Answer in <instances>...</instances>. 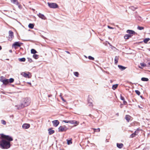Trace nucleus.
Here are the masks:
<instances>
[{"label": "nucleus", "instance_id": "f257e3e1", "mask_svg": "<svg viewBox=\"0 0 150 150\" xmlns=\"http://www.w3.org/2000/svg\"><path fill=\"white\" fill-rule=\"evenodd\" d=\"M1 137L3 139L1 140L0 145L1 147L3 149H8L11 146L10 142L13 140V138L8 135L2 134Z\"/></svg>", "mask_w": 150, "mask_h": 150}, {"label": "nucleus", "instance_id": "f03ea898", "mask_svg": "<svg viewBox=\"0 0 150 150\" xmlns=\"http://www.w3.org/2000/svg\"><path fill=\"white\" fill-rule=\"evenodd\" d=\"M30 98H25L22 103L21 104V108H23L28 106L30 105Z\"/></svg>", "mask_w": 150, "mask_h": 150}, {"label": "nucleus", "instance_id": "7ed1b4c3", "mask_svg": "<svg viewBox=\"0 0 150 150\" xmlns=\"http://www.w3.org/2000/svg\"><path fill=\"white\" fill-rule=\"evenodd\" d=\"M63 122L65 123H70L71 124H74V126H76L78 125L79 123V122L75 120H71L67 121L66 120H63Z\"/></svg>", "mask_w": 150, "mask_h": 150}, {"label": "nucleus", "instance_id": "20e7f679", "mask_svg": "<svg viewBox=\"0 0 150 150\" xmlns=\"http://www.w3.org/2000/svg\"><path fill=\"white\" fill-rule=\"evenodd\" d=\"M21 74L22 76L25 78H30L31 77V75L30 73L29 72H28L27 73L25 72H23Z\"/></svg>", "mask_w": 150, "mask_h": 150}, {"label": "nucleus", "instance_id": "39448f33", "mask_svg": "<svg viewBox=\"0 0 150 150\" xmlns=\"http://www.w3.org/2000/svg\"><path fill=\"white\" fill-rule=\"evenodd\" d=\"M47 4L49 7L51 8H57V5L54 3H50L49 2L47 3Z\"/></svg>", "mask_w": 150, "mask_h": 150}, {"label": "nucleus", "instance_id": "423d86ee", "mask_svg": "<svg viewBox=\"0 0 150 150\" xmlns=\"http://www.w3.org/2000/svg\"><path fill=\"white\" fill-rule=\"evenodd\" d=\"M0 81H1L5 85L9 83L8 79H4V78L3 76H1V77Z\"/></svg>", "mask_w": 150, "mask_h": 150}, {"label": "nucleus", "instance_id": "0eeeda50", "mask_svg": "<svg viewBox=\"0 0 150 150\" xmlns=\"http://www.w3.org/2000/svg\"><path fill=\"white\" fill-rule=\"evenodd\" d=\"M13 37V32L11 31L10 30L9 31V37H8V40H9L11 41V40L12 38Z\"/></svg>", "mask_w": 150, "mask_h": 150}, {"label": "nucleus", "instance_id": "6e6552de", "mask_svg": "<svg viewBox=\"0 0 150 150\" xmlns=\"http://www.w3.org/2000/svg\"><path fill=\"white\" fill-rule=\"evenodd\" d=\"M30 126V125L29 124L25 123L22 125V127L23 129H28Z\"/></svg>", "mask_w": 150, "mask_h": 150}, {"label": "nucleus", "instance_id": "1a4fd4ad", "mask_svg": "<svg viewBox=\"0 0 150 150\" xmlns=\"http://www.w3.org/2000/svg\"><path fill=\"white\" fill-rule=\"evenodd\" d=\"M52 122L53 125L55 127H57L59 124V122L58 120L53 121Z\"/></svg>", "mask_w": 150, "mask_h": 150}, {"label": "nucleus", "instance_id": "9d476101", "mask_svg": "<svg viewBox=\"0 0 150 150\" xmlns=\"http://www.w3.org/2000/svg\"><path fill=\"white\" fill-rule=\"evenodd\" d=\"M38 15L40 18L42 19L45 20L46 19V17L43 14H42L40 13H39Z\"/></svg>", "mask_w": 150, "mask_h": 150}, {"label": "nucleus", "instance_id": "9b49d317", "mask_svg": "<svg viewBox=\"0 0 150 150\" xmlns=\"http://www.w3.org/2000/svg\"><path fill=\"white\" fill-rule=\"evenodd\" d=\"M58 131L59 132H63L65 131H66V129H65V128H64L62 126H60L58 128Z\"/></svg>", "mask_w": 150, "mask_h": 150}, {"label": "nucleus", "instance_id": "f8f14e48", "mask_svg": "<svg viewBox=\"0 0 150 150\" xmlns=\"http://www.w3.org/2000/svg\"><path fill=\"white\" fill-rule=\"evenodd\" d=\"M127 33H129L130 34L129 35L131 34H134L135 33V32L134 31L131 30H127Z\"/></svg>", "mask_w": 150, "mask_h": 150}, {"label": "nucleus", "instance_id": "ddd939ff", "mask_svg": "<svg viewBox=\"0 0 150 150\" xmlns=\"http://www.w3.org/2000/svg\"><path fill=\"white\" fill-rule=\"evenodd\" d=\"M132 117L129 115H127L125 117V119L129 122V121L131 120Z\"/></svg>", "mask_w": 150, "mask_h": 150}, {"label": "nucleus", "instance_id": "4468645a", "mask_svg": "<svg viewBox=\"0 0 150 150\" xmlns=\"http://www.w3.org/2000/svg\"><path fill=\"white\" fill-rule=\"evenodd\" d=\"M11 2L16 5H17L19 4V3L17 0H11Z\"/></svg>", "mask_w": 150, "mask_h": 150}, {"label": "nucleus", "instance_id": "2eb2a0df", "mask_svg": "<svg viewBox=\"0 0 150 150\" xmlns=\"http://www.w3.org/2000/svg\"><path fill=\"white\" fill-rule=\"evenodd\" d=\"M13 46H18L20 47L21 46V44L20 43L18 42H15L13 44Z\"/></svg>", "mask_w": 150, "mask_h": 150}, {"label": "nucleus", "instance_id": "dca6fc26", "mask_svg": "<svg viewBox=\"0 0 150 150\" xmlns=\"http://www.w3.org/2000/svg\"><path fill=\"white\" fill-rule=\"evenodd\" d=\"M132 35L129 34H126L124 36V38L126 39H128L131 38Z\"/></svg>", "mask_w": 150, "mask_h": 150}, {"label": "nucleus", "instance_id": "f3484780", "mask_svg": "<svg viewBox=\"0 0 150 150\" xmlns=\"http://www.w3.org/2000/svg\"><path fill=\"white\" fill-rule=\"evenodd\" d=\"M117 146L118 148H120V149H121V148H122L123 147V145L122 143H120V144L117 143Z\"/></svg>", "mask_w": 150, "mask_h": 150}, {"label": "nucleus", "instance_id": "a211bd4d", "mask_svg": "<svg viewBox=\"0 0 150 150\" xmlns=\"http://www.w3.org/2000/svg\"><path fill=\"white\" fill-rule=\"evenodd\" d=\"M118 67L121 70H124L126 69L125 67L120 65H118Z\"/></svg>", "mask_w": 150, "mask_h": 150}, {"label": "nucleus", "instance_id": "6ab92c4d", "mask_svg": "<svg viewBox=\"0 0 150 150\" xmlns=\"http://www.w3.org/2000/svg\"><path fill=\"white\" fill-rule=\"evenodd\" d=\"M48 130L49 131V133L50 135L53 134L54 132V130H52L51 129H49Z\"/></svg>", "mask_w": 150, "mask_h": 150}, {"label": "nucleus", "instance_id": "aec40b11", "mask_svg": "<svg viewBox=\"0 0 150 150\" xmlns=\"http://www.w3.org/2000/svg\"><path fill=\"white\" fill-rule=\"evenodd\" d=\"M28 27L31 29H33V28L34 27V25L32 23H30L28 25Z\"/></svg>", "mask_w": 150, "mask_h": 150}, {"label": "nucleus", "instance_id": "412c9836", "mask_svg": "<svg viewBox=\"0 0 150 150\" xmlns=\"http://www.w3.org/2000/svg\"><path fill=\"white\" fill-rule=\"evenodd\" d=\"M149 40L150 38H148L145 39L144 40V41L145 43H147V42L149 41Z\"/></svg>", "mask_w": 150, "mask_h": 150}, {"label": "nucleus", "instance_id": "4be33fe9", "mask_svg": "<svg viewBox=\"0 0 150 150\" xmlns=\"http://www.w3.org/2000/svg\"><path fill=\"white\" fill-rule=\"evenodd\" d=\"M118 57H115V64H117L118 62Z\"/></svg>", "mask_w": 150, "mask_h": 150}, {"label": "nucleus", "instance_id": "5701e85b", "mask_svg": "<svg viewBox=\"0 0 150 150\" xmlns=\"http://www.w3.org/2000/svg\"><path fill=\"white\" fill-rule=\"evenodd\" d=\"M31 52L32 54H35L37 52L35 49H32L31 50Z\"/></svg>", "mask_w": 150, "mask_h": 150}, {"label": "nucleus", "instance_id": "b1692460", "mask_svg": "<svg viewBox=\"0 0 150 150\" xmlns=\"http://www.w3.org/2000/svg\"><path fill=\"white\" fill-rule=\"evenodd\" d=\"M117 86L118 84H117L114 85L112 86V88L113 90H115L117 88Z\"/></svg>", "mask_w": 150, "mask_h": 150}, {"label": "nucleus", "instance_id": "393cba45", "mask_svg": "<svg viewBox=\"0 0 150 150\" xmlns=\"http://www.w3.org/2000/svg\"><path fill=\"white\" fill-rule=\"evenodd\" d=\"M141 80L143 81H148L149 79L147 78L143 77L142 78Z\"/></svg>", "mask_w": 150, "mask_h": 150}, {"label": "nucleus", "instance_id": "a878e982", "mask_svg": "<svg viewBox=\"0 0 150 150\" xmlns=\"http://www.w3.org/2000/svg\"><path fill=\"white\" fill-rule=\"evenodd\" d=\"M67 144L68 145L71 144L72 142H71V139L70 140H67Z\"/></svg>", "mask_w": 150, "mask_h": 150}, {"label": "nucleus", "instance_id": "bb28decb", "mask_svg": "<svg viewBox=\"0 0 150 150\" xmlns=\"http://www.w3.org/2000/svg\"><path fill=\"white\" fill-rule=\"evenodd\" d=\"M19 60L21 62H25V58H19Z\"/></svg>", "mask_w": 150, "mask_h": 150}, {"label": "nucleus", "instance_id": "cd10ccee", "mask_svg": "<svg viewBox=\"0 0 150 150\" xmlns=\"http://www.w3.org/2000/svg\"><path fill=\"white\" fill-rule=\"evenodd\" d=\"M33 57L34 58H35L36 59H38V55L37 54H35L33 55Z\"/></svg>", "mask_w": 150, "mask_h": 150}, {"label": "nucleus", "instance_id": "c85d7f7f", "mask_svg": "<svg viewBox=\"0 0 150 150\" xmlns=\"http://www.w3.org/2000/svg\"><path fill=\"white\" fill-rule=\"evenodd\" d=\"M60 97L61 98L62 100V101L64 102H65L66 101L63 98L62 96V93H61L60 94V95H59Z\"/></svg>", "mask_w": 150, "mask_h": 150}, {"label": "nucleus", "instance_id": "c756f323", "mask_svg": "<svg viewBox=\"0 0 150 150\" xmlns=\"http://www.w3.org/2000/svg\"><path fill=\"white\" fill-rule=\"evenodd\" d=\"M74 75L76 77H78L79 74L78 72H74Z\"/></svg>", "mask_w": 150, "mask_h": 150}, {"label": "nucleus", "instance_id": "7c9ffc66", "mask_svg": "<svg viewBox=\"0 0 150 150\" xmlns=\"http://www.w3.org/2000/svg\"><path fill=\"white\" fill-rule=\"evenodd\" d=\"M9 80V82L10 83H12L14 81V79H13L11 78Z\"/></svg>", "mask_w": 150, "mask_h": 150}, {"label": "nucleus", "instance_id": "2f4dec72", "mask_svg": "<svg viewBox=\"0 0 150 150\" xmlns=\"http://www.w3.org/2000/svg\"><path fill=\"white\" fill-rule=\"evenodd\" d=\"M135 92L138 95H139L140 94V92L138 90L135 91Z\"/></svg>", "mask_w": 150, "mask_h": 150}, {"label": "nucleus", "instance_id": "473e14b6", "mask_svg": "<svg viewBox=\"0 0 150 150\" xmlns=\"http://www.w3.org/2000/svg\"><path fill=\"white\" fill-rule=\"evenodd\" d=\"M88 58L90 60H93L94 59V58L93 57L90 56H88Z\"/></svg>", "mask_w": 150, "mask_h": 150}, {"label": "nucleus", "instance_id": "72a5a7b5", "mask_svg": "<svg viewBox=\"0 0 150 150\" xmlns=\"http://www.w3.org/2000/svg\"><path fill=\"white\" fill-rule=\"evenodd\" d=\"M94 130V132H99L100 131V129L99 128H98L97 129H93Z\"/></svg>", "mask_w": 150, "mask_h": 150}, {"label": "nucleus", "instance_id": "f704fd0d", "mask_svg": "<svg viewBox=\"0 0 150 150\" xmlns=\"http://www.w3.org/2000/svg\"><path fill=\"white\" fill-rule=\"evenodd\" d=\"M139 132V131L138 130L136 131L133 134H134L135 136L136 135H137Z\"/></svg>", "mask_w": 150, "mask_h": 150}, {"label": "nucleus", "instance_id": "c9c22d12", "mask_svg": "<svg viewBox=\"0 0 150 150\" xmlns=\"http://www.w3.org/2000/svg\"><path fill=\"white\" fill-rule=\"evenodd\" d=\"M137 28L139 30H142L144 29V28L142 27L138 26L137 27Z\"/></svg>", "mask_w": 150, "mask_h": 150}, {"label": "nucleus", "instance_id": "e433bc0d", "mask_svg": "<svg viewBox=\"0 0 150 150\" xmlns=\"http://www.w3.org/2000/svg\"><path fill=\"white\" fill-rule=\"evenodd\" d=\"M140 65L141 66L143 67H144L146 66V64L144 63H141L140 64Z\"/></svg>", "mask_w": 150, "mask_h": 150}, {"label": "nucleus", "instance_id": "4c0bfd02", "mask_svg": "<svg viewBox=\"0 0 150 150\" xmlns=\"http://www.w3.org/2000/svg\"><path fill=\"white\" fill-rule=\"evenodd\" d=\"M27 59H28V61L30 62H33V60L31 58H30L28 57L27 58Z\"/></svg>", "mask_w": 150, "mask_h": 150}, {"label": "nucleus", "instance_id": "58836bf2", "mask_svg": "<svg viewBox=\"0 0 150 150\" xmlns=\"http://www.w3.org/2000/svg\"><path fill=\"white\" fill-rule=\"evenodd\" d=\"M1 122L3 124L5 125L6 124V122L5 120H2L1 121Z\"/></svg>", "mask_w": 150, "mask_h": 150}, {"label": "nucleus", "instance_id": "ea45409f", "mask_svg": "<svg viewBox=\"0 0 150 150\" xmlns=\"http://www.w3.org/2000/svg\"><path fill=\"white\" fill-rule=\"evenodd\" d=\"M89 105L90 106H93V104L91 102H88Z\"/></svg>", "mask_w": 150, "mask_h": 150}, {"label": "nucleus", "instance_id": "a19ab883", "mask_svg": "<svg viewBox=\"0 0 150 150\" xmlns=\"http://www.w3.org/2000/svg\"><path fill=\"white\" fill-rule=\"evenodd\" d=\"M130 8L134 11L136 9V8H134V6H132L130 7Z\"/></svg>", "mask_w": 150, "mask_h": 150}, {"label": "nucleus", "instance_id": "79ce46f5", "mask_svg": "<svg viewBox=\"0 0 150 150\" xmlns=\"http://www.w3.org/2000/svg\"><path fill=\"white\" fill-rule=\"evenodd\" d=\"M135 136V135H134V134L133 133L132 134H131L130 136V137L131 138H133Z\"/></svg>", "mask_w": 150, "mask_h": 150}, {"label": "nucleus", "instance_id": "37998d69", "mask_svg": "<svg viewBox=\"0 0 150 150\" xmlns=\"http://www.w3.org/2000/svg\"><path fill=\"white\" fill-rule=\"evenodd\" d=\"M108 28H109V29H114V28H113L111 27H110V26H109V25L108 26Z\"/></svg>", "mask_w": 150, "mask_h": 150}, {"label": "nucleus", "instance_id": "c03bdc74", "mask_svg": "<svg viewBox=\"0 0 150 150\" xmlns=\"http://www.w3.org/2000/svg\"><path fill=\"white\" fill-rule=\"evenodd\" d=\"M121 99L122 100H124V98L122 97H121Z\"/></svg>", "mask_w": 150, "mask_h": 150}, {"label": "nucleus", "instance_id": "a18cd8bd", "mask_svg": "<svg viewBox=\"0 0 150 150\" xmlns=\"http://www.w3.org/2000/svg\"><path fill=\"white\" fill-rule=\"evenodd\" d=\"M9 51L11 53L12 52V50H9Z\"/></svg>", "mask_w": 150, "mask_h": 150}, {"label": "nucleus", "instance_id": "49530a36", "mask_svg": "<svg viewBox=\"0 0 150 150\" xmlns=\"http://www.w3.org/2000/svg\"><path fill=\"white\" fill-rule=\"evenodd\" d=\"M66 52L67 53H69V52H68V51H66Z\"/></svg>", "mask_w": 150, "mask_h": 150}, {"label": "nucleus", "instance_id": "de8ad7c7", "mask_svg": "<svg viewBox=\"0 0 150 150\" xmlns=\"http://www.w3.org/2000/svg\"><path fill=\"white\" fill-rule=\"evenodd\" d=\"M1 46H0V50H1Z\"/></svg>", "mask_w": 150, "mask_h": 150}, {"label": "nucleus", "instance_id": "09e8293b", "mask_svg": "<svg viewBox=\"0 0 150 150\" xmlns=\"http://www.w3.org/2000/svg\"><path fill=\"white\" fill-rule=\"evenodd\" d=\"M18 5V7L19 8H20V6H21L20 5H19V4Z\"/></svg>", "mask_w": 150, "mask_h": 150}, {"label": "nucleus", "instance_id": "8fccbe9b", "mask_svg": "<svg viewBox=\"0 0 150 150\" xmlns=\"http://www.w3.org/2000/svg\"><path fill=\"white\" fill-rule=\"evenodd\" d=\"M126 103V101H124V104H125V103Z\"/></svg>", "mask_w": 150, "mask_h": 150}, {"label": "nucleus", "instance_id": "3c124183", "mask_svg": "<svg viewBox=\"0 0 150 150\" xmlns=\"http://www.w3.org/2000/svg\"><path fill=\"white\" fill-rule=\"evenodd\" d=\"M28 83V84H31V83Z\"/></svg>", "mask_w": 150, "mask_h": 150}, {"label": "nucleus", "instance_id": "603ef678", "mask_svg": "<svg viewBox=\"0 0 150 150\" xmlns=\"http://www.w3.org/2000/svg\"><path fill=\"white\" fill-rule=\"evenodd\" d=\"M139 68H140L142 69V68H141V67L140 66H139Z\"/></svg>", "mask_w": 150, "mask_h": 150}, {"label": "nucleus", "instance_id": "864d4df0", "mask_svg": "<svg viewBox=\"0 0 150 150\" xmlns=\"http://www.w3.org/2000/svg\"><path fill=\"white\" fill-rule=\"evenodd\" d=\"M149 65H150V62L149 63Z\"/></svg>", "mask_w": 150, "mask_h": 150}, {"label": "nucleus", "instance_id": "5fc2aeb1", "mask_svg": "<svg viewBox=\"0 0 150 150\" xmlns=\"http://www.w3.org/2000/svg\"><path fill=\"white\" fill-rule=\"evenodd\" d=\"M148 50H149V51H150V49H149Z\"/></svg>", "mask_w": 150, "mask_h": 150}, {"label": "nucleus", "instance_id": "6e6d98bb", "mask_svg": "<svg viewBox=\"0 0 150 150\" xmlns=\"http://www.w3.org/2000/svg\"><path fill=\"white\" fill-rule=\"evenodd\" d=\"M139 108H141V107H140V106H139Z\"/></svg>", "mask_w": 150, "mask_h": 150}, {"label": "nucleus", "instance_id": "4d7b16f0", "mask_svg": "<svg viewBox=\"0 0 150 150\" xmlns=\"http://www.w3.org/2000/svg\"><path fill=\"white\" fill-rule=\"evenodd\" d=\"M149 134H150V132Z\"/></svg>", "mask_w": 150, "mask_h": 150}]
</instances>
